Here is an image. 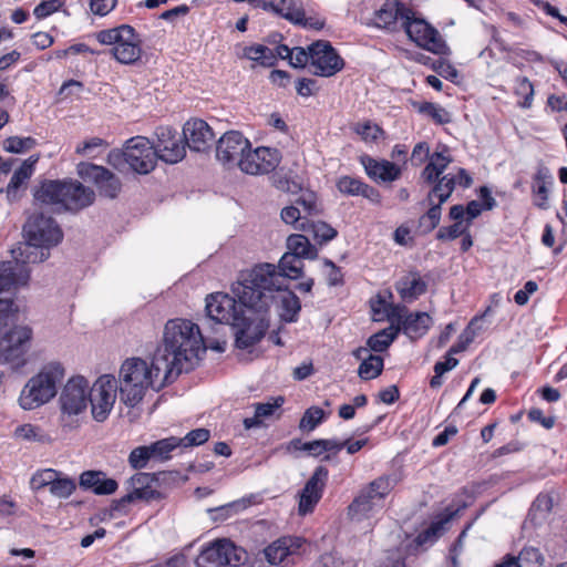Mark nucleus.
I'll return each mask as SVG.
<instances>
[{"label": "nucleus", "instance_id": "obj_6", "mask_svg": "<svg viewBox=\"0 0 567 567\" xmlns=\"http://www.w3.org/2000/svg\"><path fill=\"white\" fill-rule=\"evenodd\" d=\"M96 41L107 47V54L122 65H135L143 56V41L128 24L103 29L94 34Z\"/></svg>", "mask_w": 567, "mask_h": 567}, {"label": "nucleus", "instance_id": "obj_15", "mask_svg": "<svg viewBox=\"0 0 567 567\" xmlns=\"http://www.w3.org/2000/svg\"><path fill=\"white\" fill-rule=\"evenodd\" d=\"M239 303H241L239 301ZM207 316L218 322L225 324H243L241 315L249 311L245 306L237 305L236 299L225 292H215L206 298Z\"/></svg>", "mask_w": 567, "mask_h": 567}, {"label": "nucleus", "instance_id": "obj_20", "mask_svg": "<svg viewBox=\"0 0 567 567\" xmlns=\"http://www.w3.org/2000/svg\"><path fill=\"white\" fill-rule=\"evenodd\" d=\"M153 147L158 158L168 164H176L186 155L183 138L168 126H161L156 130V142Z\"/></svg>", "mask_w": 567, "mask_h": 567}, {"label": "nucleus", "instance_id": "obj_9", "mask_svg": "<svg viewBox=\"0 0 567 567\" xmlns=\"http://www.w3.org/2000/svg\"><path fill=\"white\" fill-rule=\"evenodd\" d=\"M402 27L409 39L419 48L436 55L451 54V49L441 33L426 20L416 17L412 10L403 13Z\"/></svg>", "mask_w": 567, "mask_h": 567}, {"label": "nucleus", "instance_id": "obj_12", "mask_svg": "<svg viewBox=\"0 0 567 567\" xmlns=\"http://www.w3.org/2000/svg\"><path fill=\"white\" fill-rule=\"evenodd\" d=\"M120 385L115 377L111 374L101 375L92 385L90 384L89 403L92 408L93 419L103 422L112 411Z\"/></svg>", "mask_w": 567, "mask_h": 567}, {"label": "nucleus", "instance_id": "obj_30", "mask_svg": "<svg viewBox=\"0 0 567 567\" xmlns=\"http://www.w3.org/2000/svg\"><path fill=\"white\" fill-rule=\"evenodd\" d=\"M433 320L427 312H413L405 315L401 312V320L394 321L395 327H400L409 338L417 339L423 337L432 326Z\"/></svg>", "mask_w": 567, "mask_h": 567}, {"label": "nucleus", "instance_id": "obj_46", "mask_svg": "<svg viewBox=\"0 0 567 567\" xmlns=\"http://www.w3.org/2000/svg\"><path fill=\"white\" fill-rule=\"evenodd\" d=\"M382 507L375 505L365 497V494L359 493L348 507V515L353 522H361L369 518L374 512L380 511Z\"/></svg>", "mask_w": 567, "mask_h": 567}, {"label": "nucleus", "instance_id": "obj_37", "mask_svg": "<svg viewBox=\"0 0 567 567\" xmlns=\"http://www.w3.org/2000/svg\"><path fill=\"white\" fill-rule=\"evenodd\" d=\"M40 159V155H31L29 158L23 161L21 166L14 171L7 188V196L9 199H14L17 192L21 185H23L34 173L37 163Z\"/></svg>", "mask_w": 567, "mask_h": 567}, {"label": "nucleus", "instance_id": "obj_27", "mask_svg": "<svg viewBox=\"0 0 567 567\" xmlns=\"http://www.w3.org/2000/svg\"><path fill=\"white\" fill-rule=\"evenodd\" d=\"M367 175L377 183H391L400 178L402 169L386 159H377L369 155L360 157Z\"/></svg>", "mask_w": 567, "mask_h": 567}, {"label": "nucleus", "instance_id": "obj_48", "mask_svg": "<svg viewBox=\"0 0 567 567\" xmlns=\"http://www.w3.org/2000/svg\"><path fill=\"white\" fill-rule=\"evenodd\" d=\"M433 184L427 199L433 203V198H439V203H445L456 187V177L454 174L449 173L439 177Z\"/></svg>", "mask_w": 567, "mask_h": 567}, {"label": "nucleus", "instance_id": "obj_55", "mask_svg": "<svg viewBox=\"0 0 567 567\" xmlns=\"http://www.w3.org/2000/svg\"><path fill=\"white\" fill-rule=\"evenodd\" d=\"M37 145V140L31 136H10L3 141L4 151L12 154L25 153Z\"/></svg>", "mask_w": 567, "mask_h": 567}, {"label": "nucleus", "instance_id": "obj_53", "mask_svg": "<svg viewBox=\"0 0 567 567\" xmlns=\"http://www.w3.org/2000/svg\"><path fill=\"white\" fill-rule=\"evenodd\" d=\"M383 370V359L380 355L369 354L359 365V377L363 380H371L381 374Z\"/></svg>", "mask_w": 567, "mask_h": 567}, {"label": "nucleus", "instance_id": "obj_57", "mask_svg": "<svg viewBox=\"0 0 567 567\" xmlns=\"http://www.w3.org/2000/svg\"><path fill=\"white\" fill-rule=\"evenodd\" d=\"M107 147V143L100 137H91L79 144L75 148L76 154L95 158L101 151Z\"/></svg>", "mask_w": 567, "mask_h": 567}, {"label": "nucleus", "instance_id": "obj_25", "mask_svg": "<svg viewBox=\"0 0 567 567\" xmlns=\"http://www.w3.org/2000/svg\"><path fill=\"white\" fill-rule=\"evenodd\" d=\"M248 311L241 315L243 324H233L236 329V346L239 349H248L259 342L265 336L268 324L262 317L252 319L247 316Z\"/></svg>", "mask_w": 567, "mask_h": 567}, {"label": "nucleus", "instance_id": "obj_18", "mask_svg": "<svg viewBox=\"0 0 567 567\" xmlns=\"http://www.w3.org/2000/svg\"><path fill=\"white\" fill-rule=\"evenodd\" d=\"M300 230L303 233L287 238L286 248H313V245H323L337 235L336 229L322 221L301 223Z\"/></svg>", "mask_w": 567, "mask_h": 567}, {"label": "nucleus", "instance_id": "obj_56", "mask_svg": "<svg viewBox=\"0 0 567 567\" xmlns=\"http://www.w3.org/2000/svg\"><path fill=\"white\" fill-rule=\"evenodd\" d=\"M75 488V481L59 472L58 477H55L50 487V493L59 498H68L72 495Z\"/></svg>", "mask_w": 567, "mask_h": 567}, {"label": "nucleus", "instance_id": "obj_42", "mask_svg": "<svg viewBox=\"0 0 567 567\" xmlns=\"http://www.w3.org/2000/svg\"><path fill=\"white\" fill-rule=\"evenodd\" d=\"M394 481L390 476H380L363 487L360 493L375 505L383 507L384 497L393 489Z\"/></svg>", "mask_w": 567, "mask_h": 567}, {"label": "nucleus", "instance_id": "obj_29", "mask_svg": "<svg viewBox=\"0 0 567 567\" xmlns=\"http://www.w3.org/2000/svg\"><path fill=\"white\" fill-rule=\"evenodd\" d=\"M453 162L450 150L445 145H439L431 154L427 164L421 173V178L433 184Z\"/></svg>", "mask_w": 567, "mask_h": 567}, {"label": "nucleus", "instance_id": "obj_8", "mask_svg": "<svg viewBox=\"0 0 567 567\" xmlns=\"http://www.w3.org/2000/svg\"><path fill=\"white\" fill-rule=\"evenodd\" d=\"M13 260L0 261V293L11 291L29 281L28 264L42 262L49 258V250H11Z\"/></svg>", "mask_w": 567, "mask_h": 567}, {"label": "nucleus", "instance_id": "obj_60", "mask_svg": "<svg viewBox=\"0 0 567 567\" xmlns=\"http://www.w3.org/2000/svg\"><path fill=\"white\" fill-rule=\"evenodd\" d=\"M59 472L53 468H44L35 472L30 481L31 488L34 491L42 489L44 487H51Z\"/></svg>", "mask_w": 567, "mask_h": 567}, {"label": "nucleus", "instance_id": "obj_47", "mask_svg": "<svg viewBox=\"0 0 567 567\" xmlns=\"http://www.w3.org/2000/svg\"><path fill=\"white\" fill-rule=\"evenodd\" d=\"M400 332V327H395L394 323H391L388 328L380 330L379 332L372 334L368 341L367 346L370 350L374 352L385 351L390 344L395 340Z\"/></svg>", "mask_w": 567, "mask_h": 567}, {"label": "nucleus", "instance_id": "obj_4", "mask_svg": "<svg viewBox=\"0 0 567 567\" xmlns=\"http://www.w3.org/2000/svg\"><path fill=\"white\" fill-rule=\"evenodd\" d=\"M34 199L56 212H79L93 204L95 193L76 179H50L39 186Z\"/></svg>", "mask_w": 567, "mask_h": 567}, {"label": "nucleus", "instance_id": "obj_3", "mask_svg": "<svg viewBox=\"0 0 567 567\" xmlns=\"http://www.w3.org/2000/svg\"><path fill=\"white\" fill-rule=\"evenodd\" d=\"M285 279L277 266L262 262L240 271L231 291L245 308L256 313L266 312L276 300L277 292L286 288Z\"/></svg>", "mask_w": 567, "mask_h": 567}, {"label": "nucleus", "instance_id": "obj_11", "mask_svg": "<svg viewBox=\"0 0 567 567\" xmlns=\"http://www.w3.org/2000/svg\"><path fill=\"white\" fill-rule=\"evenodd\" d=\"M24 237L30 248H50L58 246L63 238L59 225L51 217L32 216L23 227Z\"/></svg>", "mask_w": 567, "mask_h": 567}, {"label": "nucleus", "instance_id": "obj_28", "mask_svg": "<svg viewBox=\"0 0 567 567\" xmlns=\"http://www.w3.org/2000/svg\"><path fill=\"white\" fill-rule=\"evenodd\" d=\"M482 202L472 200L466 207L463 205H454L450 209V218H465L471 225L472 220L481 215L483 210L492 209L495 200L491 195V190L486 186H482L478 190Z\"/></svg>", "mask_w": 567, "mask_h": 567}, {"label": "nucleus", "instance_id": "obj_63", "mask_svg": "<svg viewBox=\"0 0 567 567\" xmlns=\"http://www.w3.org/2000/svg\"><path fill=\"white\" fill-rule=\"evenodd\" d=\"M420 112L430 116L439 124H445L451 121L450 113L439 104L424 103L420 106Z\"/></svg>", "mask_w": 567, "mask_h": 567}, {"label": "nucleus", "instance_id": "obj_52", "mask_svg": "<svg viewBox=\"0 0 567 567\" xmlns=\"http://www.w3.org/2000/svg\"><path fill=\"white\" fill-rule=\"evenodd\" d=\"M181 446L178 437L171 436L156 441L148 445L153 460L166 461L171 457V452Z\"/></svg>", "mask_w": 567, "mask_h": 567}, {"label": "nucleus", "instance_id": "obj_34", "mask_svg": "<svg viewBox=\"0 0 567 567\" xmlns=\"http://www.w3.org/2000/svg\"><path fill=\"white\" fill-rule=\"evenodd\" d=\"M337 187L339 192L350 196H363L371 202H379L380 194L379 192L363 183L361 179L351 177V176H342L337 182Z\"/></svg>", "mask_w": 567, "mask_h": 567}, {"label": "nucleus", "instance_id": "obj_40", "mask_svg": "<svg viewBox=\"0 0 567 567\" xmlns=\"http://www.w3.org/2000/svg\"><path fill=\"white\" fill-rule=\"evenodd\" d=\"M284 402L282 396H277L267 402L256 403L254 416L246 417L244 420V426L247 430L259 426L265 419L272 416L275 412L281 408Z\"/></svg>", "mask_w": 567, "mask_h": 567}, {"label": "nucleus", "instance_id": "obj_7", "mask_svg": "<svg viewBox=\"0 0 567 567\" xmlns=\"http://www.w3.org/2000/svg\"><path fill=\"white\" fill-rule=\"evenodd\" d=\"M158 156L153 143L144 136L130 138L123 151H112L109 154L107 162L120 167L125 162L130 168L138 174H147L154 169Z\"/></svg>", "mask_w": 567, "mask_h": 567}, {"label": "nucleus", "instance_id": "obj_31", "mask_svg": "<svg viewBox=\"0 0 567 567\" xmlns=\"http://www.w3.org/2000/svg\"><path fill=\"white\" fill-rule=\"evenodd\" d=\"M317 250H301V254H297V250H288L279 260L277 267L278 271L282 274L285 284L287 279H297L302 275L303 258H313Z\"/></svg>", "mask_w": 567, "mask_h": 567}, {"label": "nucleus", "instance_id": "obj_17", "mask_svg": "<svg viewBox=\"0 0 567 567\" xmlns=\"http://www.w3.org/2000/svg\"><path fill=\"white\" fill-rule=\"evenodd\" d=\"M281 154L277 148L249 146L246 155L241 158L239 168L249 175H264L272 172L279 165Z\"/></svg>", "mask_w": 567, "mask_h": 567}, {"label": "nucleus", "instance_id": "obj_51", "mask_svg": "<svg viewBox=\"0 0 567 567\" xmlns=\"http://www.w3.org/2000/svg\"><path fill=\"white\" fill-rule=\"evenodd\" d=\"M551 176L547 168H539L534 178L533 193L535 203L539 207H545L547 200V184L550 183Z\"/></svg>", "mask_w": 567, "mask_h": 567}, {"label": "nucleus", "instance_id": "obj_5", "mask_svg": "<svg viewBox=\"0 0 567 567\" xmlns=\"http://www.w3.org/2000/svg\"><path fill=\"white\" fill-rule=\"evenodd\" d=\"M65 375L62 363L52 361L42 367L23 386L19 405L25 410H35L50 402L58 393V385Z\"/></svg>", "mask_w": 567, "mask_h": 567}, {"label": "nucleus", "instance_id": "obj_44", "mask_svg": "<svg viewBox=\"0 0 567 567\" xmlns=\"http://www.w3.org/2000/svg\"><path fill=\"white\" fill-rule=\"evenodd\" d=\"M240 56L267 68L274 66L277 62L274 50L262 44L244 47Z\"/></svg>", "mask_w": 567, "mask_h": 567}, {"label": "nucleus", "instance_id": "obj_35", "mask_svg": "<svg viewBox=\"0 0 567 567\" xmlns=\"http://www.w3.org/2000/svg\"><path fill=\"white\" fill-rule=\"evenodd\" d=\"M80 485L91 488L96 495H110L117 489V482L99 472H84L80 476Z\"/></svg>", "mask_w": 567, "mask_h": 567}, {"label": "nucleus", "instance_id": "obj_33", "mask_svg": "<svg viewBox=\"0 0 567 567\" xmlns=\"http://www.w3.org/2000/svg\"><path fill=\"white\" fill-rule=\"evenodd\" d=\"M260 8L265 11L274 12L293 24L301 21V12L303 10L300 0L262 1Z\"/></svg>", "mask_w": 567, "mask_h": 567}, {"label": "nucleus", "instance_id": "obj_54", "mask_svg": "<svg viewBox=\"0 0 567 567\" xmlns=\"http://www.w3.org/2000/svg\"><path fill=\"white\" fill-rule=\"evenodd\" d=\"M515 95L519 97L518 105L524 109H529L534 100V86L532 82L525 78H517L514 87Z\"/></svg>", "mask_w": 567, "mask_h": 567}, {"label": "nucleus", "instance_id": "obj_24", "mask_svg": "<svg viewBox=\"0 0 567 567\" xmlns=\"http://www.w3.org/2000/svg\"><path fill=\"white\" fill-rule=\"evenodd\" d=\"M302 544L299 537L278 538L265 548V557L271 565L288 567L295 563V556L299 555Z\"/></svg>", "mask_w": 567, "mask_h": 567}, {"label": "nucleus", "instance_id": "obj_62", "mask_svg": "<svg viewBox=\"0 0 567 567\" xmlns=\"http://www.w3.org/2000/svg\"><path fill=\"white\" fill-rule=\"evenodd\" d=\"M13 435L18 440L29 442H42L44 440V435L41 433L40 429L30 423L17 426Z\"/></svg>", "mask_w": 567, "mask_h": 567}, {"label": "nucleus", "instance_id": "obj_58", "mask_svg": "<svg viewBox=\"0 0 567 567\" xmlns=\"http://www.w3.org/2000/svg\"><path fill=\"white\" fill-rule=\"evenodd\" d=\"M324 419V411L318 406H311L303 413L299 429L301 431H313Z\"/></svg>", "mask_w": 567, "mask_h": 567}, {"label": "nucleus", "instance_id": "obj_38", "mask_svg": "<svg viewBox=\"0 0 567 567\" xmlns=\"http://www.w3.org/2000/svg\"><path fill=\"white\" fill-rule=\"evenodd\" d=\"M276 299L279 302V316L286 322H295L301 310L299 298L290 290L288 286L280 292H277Z\"/></svg>", "mask_w": 567, "mask_h": 567}, {"label": "nucleus", "instance_id": "obj_22", "mask_svg": "<svg viewBox=\"0 0 567 567\" xmlns=\"http://www.w3.org/2000/svg\"><path fill=\"white\" fill-rule=\"evenodd\" d=\"M250 142L241 133L230 131L225 133L217 143L216 157L224 165L238 166L246 155Z\"/></svg>", "mask_w": 567, "mask_h": 567}, {"label": "nucleus", "instance_id": "obj_19", "mask_svg": "<svg viewBox=\"0 0 567 567\" xmlns=\"http://www.w3.org/2000/svg\"><path fill=\"white\" fill-rule=\"evenodd\" d=\"M161 475H165V473L156 475L140 472L134 474L127 481V493L118 501V504L124 505L134 502H151L153 499L161 498L162 494L154 485Z\"/></svg>", "mask_w": 567, "mask_h": 567}, {"label": "nucleus", "instance_id": "obj_45", "mask_svg": "<svg viewBox=\"0 0 567 567\" xmlns=\"http://www.w3.org/2000/svg\"><path fill=\"white\" fill-rule=\"evenodd\" d=\"M372 310L377 321L386 318L391 323H394V321H400L401 312L406 311L405 307L390 303L385 296L381 293L378 295L377 299L372 301Z\"/></svg>", "mask_w": 567, "mask_h": 567}, {"label": "nucleus", "instance_id": "obj_59", "mask_svg": "<svg viewBox=\"0 0 567 567\" xmlns=\"http://www.w3.org/2000/svg\"><path fill=\"white\" fill-rule=\"evenodd\" d=\"M354 132L367 143L378 142L383 135L382 128L369 121L357 123Z\"/></svg>", "mask_w": 567, "mask_h": 567}, {"label": "nucleus", "instance_id": "obj_41", "mask_svg": "<svg viewBox=\"0 0 567 567\" xmlns=\"http://www.w3.org/2000/svg\"><path fill=\"white\" fill-rule=\"evenodd\" d=\"M544 557L535 547H524L518 557H507L496 567H543Z\"/></svg>", "mask_w": 567, "mask_h": 567}, {"label": "nucleus", "instance_id": "obj_36", "mask_svg": "<svg viewBox=\"0 0 567 567\" xmlns=\"http://www.w3.org/2000/svg\"><path fill=\"white\" fill-rule=\"evenodd\" d=\"M410 9L404 8L398 1H385L374 13L373 24L377 28L388 29L398 20L402 21V16Z\"/></svg>", "mask_w": 567, "mask_h": 567}, {"label": "nucleus", "instance_id": "obj_26", "mask_svg": "<svg viewBox=\"0 0 567 567\" xmlns=\"http://www.w3.org/2000/svg\"><path fill=\"white\" fill-rule=\"evenodd\" d=\"M183 135L187 146L195 152L208 150L215 140L210 126L199 118L187 121L183 127Z\"/></svg>", "mask_w": 567, "mask_h": 567}, {"label": "nucleus", "instance_id": "obj_50", "mask_svg": "<svg viewBox=\"0 0 567 567\" xmlns=\"http://www.w3.org/2000/svg\"><path fill=\"white\" fill-rule=\"evenodd\" d=\"M249 503L246 499H237L234 502H230L228 504L209 508L208 513L210 515V518L215 522H224L228 519L229 517L243 512L248 507Z\"/></svg>", "mask_w": 567, "mask_h": 567}, {"label": "nucleus", "instance_id": "obj_21", "mask_svg": "<svg viewBox=\"0 0 567 567\" xmlns=\"http://www.w3.org/2000/svg\"><path fill=\"white\" fill-rule=\"evenodd\" d=\"M78 175L93 182L101 195L115 198L121 190L120 179L103 166L82 162L76 166Z\"/></svg>", "mask_w": 567, "mask_h": 567}, {"label": "nucleus", "instance_id": "obj_16", "mask_svg": "<svg viewBox=\"0 0 567 567\" xmlns=\"http://www.w3.org/2000/svg\"><path fill=\"white\" fill-rule=\"evenodd\" d=\"M310 65L319 76H332L344 66L343 59L328 41H317L310 45Z\"/></svg>", "mask_w": 567, "mask_h": 567}, {"label": "nucleus", "instance_id": "obj_2", "mask_svg": "<svg viewBox=\"0 0 567 567\" xmlns=\"http://www.w3.org/2000/svg\"><path fill=\"white\" fill-rule=\"evenodd\" d=\"M175 378L168 368L156 361L155 353L151 362L141 358L126 359L121 365L117 380L120 400L126 406L135 408L148 390L158 392Z\"/></svg>", "mask_w": 567, "mask_h": 567}, {"label": "nucleus", "instance_id": "obj_61", "mask_svg": "<svg viewBox=\"0 0 567 567\" xmlns=\"http://www.w3.org/2000/svg\"><path fill=\"white\" fill-rule=\"evenodd\" d=\"M210 437V431L204 427L188 432L184 437H178L181 446L192 447L206 443Z\"/></svg>", "mask_w": 567, "mask_h": 567}, {"label": "nucleus", "instance_id": "obj_10", "mask_svg": "<svg viewBox=\"0 0 567 567\" xmlns=\"http://www.w3.org/2000/svg\"><path fill=\"white\" fill-rule=\"evenodd\" d=\"M246 550L229 539H217L202 549L196 558L197 567L239 566L246 560Z\"/></svg>", "mask_w": 567, "mask_h": 567}, {"label": "nucleus", "instance_id": "obj_32", "mask_svg": "<svg viewBox=\"0 0 567 567\" xmlns=\"http://www.w3.org/2000/svg\"><path fill=\"white\" fill-rule=\"evenodd\" d=\"M455 512L442 514L423 532H421L410 545L412 551H417L427 545H433L439 537L444 533L445 525L453 518Z\"/></svg>", "mask_w": 567, "mask_h": 567}, {"label": "nucleus", "instance_id": "obj_39", "mask_svg": "<svg viewBox=\"0 0 567 567\" xmlns=\"http://www.w3.org/2000/svg\"><path fill=\"white\" fill-rule=\"evenodd\" d=\"M400 297L408 302L415 300L426 290V284L416 274H409L396 282Z\"/></svg>", "mask_w": 567, "mask_h": 567}, {"label": "nucleus", "instance_id": "obj_23", "mask_svg": "<svg viewBox=\"0 0 567 567\" xmlns=\"http://www.w3.org/2000/svg\"><path fill=\"white\" fill-rule=\"evenodd\" d=\"M327 478L328 470L323 466H318L300 492L298 505V512L300 515H307L313 512L316 505L322 497Z\"/></svg>", "mask_w": 567, "mask_h": 567}, {"label": "nucleus", "instance_id": "obj_1", "mask_svg": "<svg viewBox=\"0 0 567 567\" xmlns=\"http://www.w3.org/2000/svg\"><path fill=\"white\" fill-rule=\"evenodd\" d=\"M205 351L206 344L198 324L189 319L174 318L165 323L154 353L156 361L177 378L182 372L193 370Z\"/></svg>", "mask_w": 567, "mask_h": 567}, {"label": "nucleus", "instance_id": "obj_49", "mask_svg": "<svg viewBox=\"0 0 567 567\" xmlns=\"http://www.w3.org/2000/svg\"><path fill=\"white\" fill-rule=\"evenodd\" d=\"M453 224L449 227H443L439 231V237L442 239H455L462 237V248H470L472 239L465 235L470 224L465 218H451Z\"/></svg>", "mask_w": 567, "mask_h": 567}, {"label": "nucleus", "instance_id": "obj_13", "mask_svg": "<svg viewBox=\"0 0 567 567\" xmlns=\"http://www.w3.org/2000/svg\"><path fill=\"white\" fill-rule=\"evenodd\" d=\"M32 331L28 327H14L0 339V363H8L13 369L24 365V355Z\"/></svg>", "mask_w": 567, "mask_h": 567}, {"label": "nucleus", "instance_id": "obj_14", "mask_svg": "<svg viewBox=\"0 0 567 567\" xmlns=\"http://www.w3.org/2000/svg\"><path fill=\"white\" fill-rule=\"evenodd\" d=\"M90 382L82 375L70 378L62 388L59 404L62 415L73 416L83 413L89 405Z\"/></svg>", "mask_w": 567, "mask_h": 567}, {"label": "nucleus", "instance_id": "obj_43", "mask_svg": "<svg viewBox=\"0 0 567 567\" xmlns=\"http://www.w3.org/2000/svg\"><path fill=\"white\" fill-rule=\"evenodd\" d=\"M483 329V316L474 317L458 336L457 342L450 348L449 354L465 351Z\"/></svg>", "mask_w": 567, "mask_h": 567}, {"label": "nucleus", "instance_id": "obj_64", "mask_svg": "<svg viewBox=\"0 0 567 567\" xmlns=\"http://www.w3.org/2000/svg\"><path fill=\"white\" fill-rule=\"evenodd\" d=\"M16 319V308L12 299L0 298V333Z\"/></svg>", "mask_w": 567, "mask_h": 567}]
</instances>
